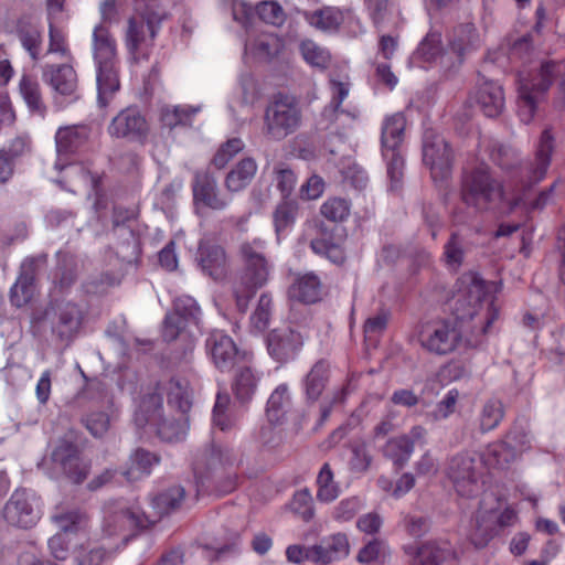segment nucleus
Returning a JSON list of instances; mask_svg holds the SVG:
<instances>
[{
	"instance_id": "423d86ee",
	"label": "nucleus",
	"mask_w": 565,
	"mask_h": 565,
	"mask_svg": "<svg viewBox=\"0 0 565 565\" xmlns=\"http://www.w3.org/2000/svg\"><path fill=\"white\" fill-rule=\"evenodd\" d=\"M193 392L184 377H172L168 385V404L179 411L178 418L168 419L164 416L153 427L158 436L166 441L182 440L189 429L188 413L192 406Z\"/></svg>"
},
{
	"instance_id": "e2e57ef3",
	"label": "nucleus",
	"mask_w": 565,
	"mask_h": 565,
	"mask_svg": "<svg viewBox=\"0 0 565 565\" xmlns=\"http://www.w3.org/2000/svg\"><path fill=\"white\" fill-rule=\"evenodd\" d=\"M341 173L353 188L362 190L366 186L369 178L365 171L355 162H349L347 166L342 164Z\"/></svg>"
},
{
	"instance_id": "052dcab7",
	"label": "nucleus",
	"mask_w": 565,
	"mask_h": 565,
	"mask_svg": "<svg viewBox=\"0 0 565 565\" xmlns=\"http://www.w3.org/2000/svg\"><path fill=\"white\" fill-rule=\"evenodd\" d=\"M135 213L131 210L122 209V207H115L114 209V215H113V223L115 231L119 235H126L128 234L129 239L128 244H132L135 247L137 245V239L134 235V232L130 227L125 226V222L130 221L134 217Z\"/></svg>"
},
{
	"instance_id": "4d7b16f0",
	"label": "nucleus",
	"mask_w": 565,
	"mask_h": 565,
	"mask_svg": "<svg viewBox=\"0 0 565 565\" xmlns=\"http://www.w3.org/2000/svg\"><path fill=\"white\" fill-rule=\"evenodd\" d=\"M290 507L292 512L303 521H310L313 518L312 495L308 489L296 492Z\"/></svg>"
},
{
	"instance_id": "2eb2a0df",
	"label": "nucleus",
	"mask_w": 565,
	"mask_h": 565,
	"mask_svg": "<svg viewBox=\"0 0 565 565\" xmlns=\"http://www.w3.org/2000/svg\"><path fill=\"white\" fill-rule=\"evenodd\" d=\"M42 76L55 93L67 98L70 103L79 99L77 73L70 63L46 64L43 66Z\"/></svg>"
},
{
	"instance_id": "3c124183",
	"label": "nucleus",
	"mask_w": 565,
	"mask_h": 565,
	"mask_svg": "<svg viewBox=\"0 0 565 565\" xmlns=\"http://www.w3.org/2000/svg\"><path fill=\"white\" fill-rule=\"evenodd\" d=\"M458 398L459 391L456 387L449 390L446 396L437 404L436 408L427 413V420L439 422L446 419L455 412Z\"/></svg>"
},
{
	"instance_id": "72a5a7b5",
	"label": "nucleus",
	"mask_w": 565,
	"mask_h": 565,
	"mask_svg": "<svg viewBox=\"0 0 565 565\" xmlns=\"http://www.w3.org/2000/svg\"><path fill=\"white\" fill-rule=\"evenodd\" d=\"M202 110V105H166L160 109V121L163 127L173 129L178 126L191 127L192 119Z\"/></svg>"
},
{
	"instance_id": "aec40b11",
	"label": "nucleus",
	"mask_w": 565,
	"mask_h": 565,
	"mask_svg": "<svg viewBox=\"0 0 565 565\" xmlns=\"http://www.w3.org/2000/svg\"><path fill=\"white\" fill-rule=\"evenodd\" d=\"M46 262V256L25 258L21 264L20 275L10 289V301L17 308L26 305L33 297L34 279L38 268Z\"/></svg>"
},
{
	"instance_id": "4468645a",
	"label": "nucleus",
	"mask_w": 565,
	"mask_h": 565,
	"mask_svg": "<svg viewBox=\"0 0 565 565\" xmlns=\"http://www.w3.org/2000/svg\"><path fill=\"white\" fill-rule=\"evenodd\" d=\"M205 347L214 365L222 372L231 371L247 359L246 353L239 352L233 339L223 331H213Z\"/></svg>"
},
{
	"instance_id": "5701e85b",
	"label": "nucleus",
	"mask_w": 565,
	"mask_h": 565,
	"mask_svg": "<svg viewBox=\"0 0 565 565\" xmlns=\"http://www.w3.org/2000/svg\"><path fill=\"white\" fill-rule=\"evenodd\" d=\"M199 266L204 275L214 280L223 279L227 274V257L222 246L201 242L196 256Z\"/></svg>"
},
{
	"instance_id": "a19ab883",
	"label": "nucleus",
	"mask_w": 565,
	"mask_h": 565,
	"mask_svg": "<svg viewBox=\"0 0 565 565\" xmlns=\"http://www.w3.org/2000/svg\"><path fill=\"white\" fill-rule=\"evenodd\" d=\"M382 154L387 160L390 190L397 191L403 179L404 159L397 150V143H383Z\"/></svg>"
},
{
	"instance_id": "bf43d9fd",
	"label": "nucleus",
	"mask_w": 565,
	"mask_h": 565,
	"mask_svg": "<svg viewBox=\"0 0 565 565\" xmlns=\"http://www.w3.org/2000/svg\"><path fill=\"white\" fill-rule=\"evenodd\" d=\"M239 103L242 105H253L259 97L257 82L249 73L242 74L239 77Z\"/></svg>"
},
{
	"instance_id": "ddd939ff",
	"label": "nucleus",
	"mask_w": 565,
	"mask_h": 565,
	"mask_svg": "<svg viewBox=\"0 0 565 565\" xmlns=\"http://www.w3.org/2000/svg\"><path fill=\"white\" fill-rule=\"evenodd\" d=\"M52 520L60 531L49 540L47 545L51 554L63 561L68 555L70 536L85 530L86 515L78 511H68L52 515Z\"/></svg>"
},
{
	"instance_id": "a878e982",
	"label": "nucleus",
	"mask_w": 565,
	"mask_h": 565,
	"mask_svg": "<svg viewBox=\"0 0 565 565\" xmlns=\"http://www.w3.org/2000/svg\"><path fill=\"white\" fill-rule=\"evenodd\" d=\"M516 458L515 450L512 448V443L505 438V440L492 444L488 447L487 452L479 456L477 459H471V465H467L466 461L461 460V466L465 465V469L468 472L473 473L483 463L488 466L503 468L509 462Z\"/></svg>"
},
{
	"instance_id": "603ef678",
	"label": "nucleus",
	"mask_w": 565,
	"mask_h": 565,
	"mask_svg": "<svg viewBox=\"0 0 565 565\" xmlns=\"http://www.w3.org/2000/svg\"><path fill=\"white\" fill-rule=\"evenodd\" d=\"M56 21H49V47L47 54H58L62 57L72 58L65 40L64 32L56 26Z\"/></svg>"
},
{
	"instance_id": "f3484780",
	"label": "nucleus",
	"mask_w": 565,
	"mask_h": 565,
	"mask_svg": "<svg viewBox=\"0 0 565 565\" xmlns=\"http://www.w3.org/2000/svg\"><path fill=\"white\" fill-rule=\"evenodd\" d=\"M303 345V335L291 328L276 329L267 335L269 355L279 363L294 360Z\"/></svg>"
},
{
	"instance_id": "13d9d810",
	"label": "nucleus",
	"mask_w": 565,
	"mask_h": 565,
	"mask_svg": "<svg viewBox=\"0 0 565 565\" xmlns=\"http://www.w3.org/2000/svg\"><path fill=\"white\" fill-rule=\"evenodd\" d=\"M110 418L111 415L107 412H92L84 419V424L93 436L102 437L109 428Z\"/></svg>"
},
{
	"instance_id": "9b49d317",
	"label": "nucleus",
	"mask_w": 565,
	"mask_h": 565,
	"mask_svg": "<svg viewBox=\"0 0 565 565\" xmlns=\"http://www.w3.org/2000/svg\"><path fill=\"white\" fill-rule=\"evenodd\" d=\"M49 462L53 465L52 477L62 473L74 483H82L89 471V465L81 459L77 446L67 439H60L41 466Z\"/></svg>"
},
{
	"instance_id": "f704fd0d",
	"label": "nucleus",
	"mask_w": 565,
	"mask_h": 565,
	"mask_svg": "<svg viewBox=\"0 0 565 565\" xmlns=\"http://www.w3.org/2000/svg\"><path fill=\"white\" fill-rule=\"evenodd\" d=\"M17 36L22 47L33 61H38L42 50V31L39 24L28 19H21L17 24Z\"/></svg>"
},
{
	"instance_id": "2f4dec72",
	"label": "nucleus",
	"mask_w": 565,
	"mask_h": 565,
	"mask_svg": "<svg viewBox=\"0 0 565 565\" xmlns=\"http://www.w3.org/2000/svg\"><path fill=\"white\" fill-rule=\"evenodd\" d=\"M256 172V161L244 158L226 174L224 185L228 192L238 193L250 184Z\"/></svg>"
},
{
	"instance_id": "20e7f679",
	"label": "nucleus",
	"mask_w": 565,
	"mask_h": 565,
	"mask_svg": "<svg viewBox=\"0 0 565 565\" xmlns=\"http://www.w3.org/2000/svg\"><path fill=\"white\" fill-rule=\"evenodd\" d=\"M265 241L254 238L239 245V255L244 263V274L234 282L233 296L238 311L247 310L255 291L263 287L271 273V265L264 255Z\"/></svg>"
},
{
	"instance_id": "774afa93",
	"label": "nucleus",
	"mask_w": 565,
	"mask_h": 565,
	"mask_svg": "<svg viewBox=\"0 0 565 565\" xmlns=\"http://www.w3.org/2000/svg\"><path fill=\"white\" fill-rule=\"evenodd\" d=\"M438 42L439 40L436 35H427L418 45L415 56L424 62L435 61L440 53Z\"/></svg>"
},
{
	"instance_id": "6e6552de",
	"label": "nucleus",
	"mask_w": 565,
	"mask_h": 565,
	"mask_svg": "<svg viewBox=\"0 0 565 565\" xmlns=\"http://www.w3.org/2000/svg\"><path fill=\"white\" fill-rule=\"evenodd\" d=\"M301 121L297 99L286 94H277L268 104L264 115V131L273 139H284L294 134Z\"/></svg>"
},
{
	"instance_id": "49530a36",
	"label": "nucleus",
	"mask_w": 565,
	"mask_h": 565,
	"mask_svg": "<svg viewBox=\"0 0 565 565\" xmlns=\"http://www.w3.org/2000/svg\"><path fill=\"white\" fill-rule=\"evenodd\" d=\"M299 50L303 60L312 67L324 70L331 62L330 52L312 40L301 41Z\"/></svg>"
},
{
	"instance_id": "473e14b6",
	"label": "nucleus",
	"mask_w": 565,
	"mask_h": 565,
	"mask_svg": "<svg viewBox=\"0 0 565 565\" xmlns=\"http://www.w3.org/2000/svg\"><path fill=\"white\" fill-rule=\"evenodd\" d=\"M185 498V489L182 486H172L151 500V507L153 514H150L156 521L161 519L163 515L170 514L177 511Z\"/></svg>"
},
{
	"instance_id": "39448f33",
	"label": "nucleus",
	"mask_w": 565,
	"mask_h": 565,
	"mask_svg": "<svg viewBox=\"0 0 565 565\" xmlns=\"http://www.w3.org/2000/svg\"><path fill=\"white\" fill-rule=\"evenodd\" d=\"M132 2L134 14L127 21L125 44L134 58H137L143 49L152 46L169 13L163 0H132Z\"/></svg>"
},
{
	"instance_id": "c03bdc74",
	"label": "nucleus",
	"mask_w": 565,
	"mask_h": 565,
	"mask_svg": "<svg viewBox=\"0 0 565 565\" xmlns=\"http://www.w3.org/2000/svg\"><path fill=\"white\" fill-rule=\"evenodd\" d=\"M172 315L177 316L178 320L189 326L199 328L201 322V309L196 301L190 296H180L174 300Z\"/></svg>"
},
{
	"instance_id": "0e129e2a",
	"label": "nucleus",
	"mask_w": 565,
	"mask_h": 565,
	"mask_svg": "<svg viewBox=\"0 0 565 565\" xmlns=\"http://www.w3.org/2000/svg\"><path fill=\"white\" fill-rule=\"evenodd\" d=\"M206 468L210 470L222 467L231 461V454L218 445H211L203 455Z\"/></svg>"
},
{
	"instance_id": "393cba45",
	"label": "nucleus",
	"mask_w": 565,
	"mask_h": 565,
	"mask_svg": "<svg viewBox=\"0 0 565 565\" xmlns=\"http://www.w3.org/2000/svg\"><path fill=\"white\" fill-rule=\"evenodd\" d=\"M459 341V329L457 319L444 321L437 326L433 333L422 339L423 345L437 354H447L451 352Z\"/></svg>"
},
{
	"instance_id": "f8f14e48",
	"label": "nucleus",
	"mask_w": 565,
	"mask_h": 565,
	"mask_svg": "<svg viewBox=\"0 0 565 565\" xmlns=\"http://www.w3.org/2000/svg\"><path fill=\"white\" fill-rule=\"evenodd\" d=\"M41 518V500L32 490H15L4 507L8 523L28 529Z\"/></svg>"
},
{
	"instance_id": "f257e3e1",
	"label": "nucleus",
	"mask_w": 565,
	"mask_h": 565,
	"mask_svg": "<svg viewBox=\"0 0 565 565\" xmlns=\"http://www.w3.org/2000/svg\"><path fill=\"white\" fill-rule=\"evenodd\" d=\"M461 285H465V290L461 289V342L468 348H477L499 316L492 295L500 290V286L476 273L465 274Z\"/></svg>"
},
{
	"instance_id": "4c0bfd02",
	"label": "nucleus",
	"mask_w": 565,
	"mask_h": 565,
	"mask_svg": "<svg viewBox=\"0 0 565 565\" xmlns=\"http://www.w3.org/2000/svg\"><path fill=\"white\" fill-rule=\"evenodd\" d=\"M303 18L311 26L323 32L337 31L344 20L341 10L334 7L306 11Z\"/></svg>"
},
{
	"instance_id": "864d4df0",
	"label": "nucleus",
	"mask_w": 565,
	"mask_h": 565,
	"mask_svg": "<svg viewBox=\"0 0 565 565\" xmlns=\"http://www.w3.org/2000/svg\"><path fill=\"white\" fill-rule=\"evenodd\" d=\"M406 119L402 114H394L384 119L382 125V140L405 138Z\"/></svg>"
},
{
	"instance_id": "79ce46f5",
	"label": "nucleus",
	"mask_w": 565,
	"mask_h": 565,
	"mask_svg": "<svg viewBox=\"0 0 565 565\" xmlns=\"http://www.w3.org/2000/svg\"><path fill=\"white\" fill-rule=\"evenodd\" d=\"M98 136V125L74 124L60 127L55 134V141H85L97 139Z\"/></svg>"
},
{
	"instance_id": "c9c22d12",
	"label": "nucleus",
	"mask_w": 565,
	"mask_h": 565,
	"mask_svg": "<svg viewBox=\"0 0 565 565\" xmlns=\"http://www.w3.org/2000/svg\"><path fill=\"white\" fill-rule=\"evenodd\" d=\"M321 282L315 274L299 276L288 289L291 300L303 303H313L320 297Z\"/></svg>"
},
{
	"instance_id": "4be33fe9",
	"label": "nucleus",
	"mask_w": 565,
	"mask_h": 565,
	"mask_svg": "<svg viewBox=\"0 0 565 565\" xmlns=\"http://www.w3.org/2000/svg\"><path fill=\"white\" fill-rule=\"evenodd\" d=\"M369 19L376 32L397 28L399 19L398 0H363Z\"/></svg>"
},
{
	"instance_id": "c85d7f7f",
	"label": "nucleus",
	"mask_w": 565,
	"mask_h": 565,
	"mask_svg": "<svg viewBox=\"0 0 565 565\" xmlns=\"http://www.w3.org/2000/svg\"><path fill=\"white\" fill-rule=\"evenodd\" d=\"M157 463H159V457L156 454L138 448L130 455L121 475L129 482L138 481L149 476Z\"/></svg>"
},
{
	"instance_id": "8fccbe9b",
	"label": "nucleus",
	"mask_w": 565,
	"mask_h": 565,
	"mask_svg": "<svg viewBox=\"0 0 565 565\" xmlns=\"http://www.w3.org/2000/svg\"><path fill=\"white\" fill-rule=\"evenodd\" d=\"M298 215V204L295 201H284L277 205L274 212V224L276 233L279 235L286 228L290 227Z\"/></svg>"
},
{
	"instance_id": "7c9ffc66",
	"label": "nucleus",
	"mask_w": 565,
	"mask_h": 565,
	"mask_svg": "<svg viewBox=\"0 0 565 565\" xmlns=\"http://www.w3.org/2000/svg\"><path fill=\"white\" fill-rule=\"evenodd\" d=\"M330 375V366L324 360L316 362L302 380L307 401L316 402L324 391Z\"/></svg>"
},
{
	"instance_id": "09e8293b",
	"label": "nucleus",
	"mask_w": 565,
	"mask_h": 565,
	"mask_svg": "<svg viewBox=\"0 0 565 565\" xmlns=\"http://www.w3.org/2000/svg\"><path fill=\"white\" fill-rule=\"evenodd\" d=\"M351 204L343 198H330L320 207V213L331 222H343L350 215Z\"/></svg>"
},
{
	"instance_id": "6ab92c4d",
	"label": "nucleus",
	"mask_w": 565,
	"mask_h": 565,
	"mask_svg": "<svg viewBox=\"0 0 565 565\" xmlns=\"http://www.w3.org/2000/svg\"><path fill=\"white\" fill-rule=\"evenodd\" d=\"M108 130L114 138L132 140L145 138L149 126L146 118L136 107H128L111 120Z\"/></svg>"
},
{
	"instance_id": "338daca9",
	"label": "nucleus",
	"mask_w": 565,
	"mask_h": 565,
	"mask_svg": "<svg viewBox=\"0 0 565 565\" xmlns=\"http://www.w3.org/2000/svg\"><path fill=\"white\" fill-rule=\"evenodd\" d=\"M76 145L77 143H56V169L62 170L78 160L79 156Z\"/></svg>"
},
{
	"instance_id": "ea45409f",
	"label": "nucleus",
	"mask_w": 565,
	"mask_h": 565,
	"mask_svg": "<svg viewBox=\"0 0 565 565\" xmlns=\"http://www.w3.org/2000/svg\"><path fill=\"white\" fill-rule=\"evenodd\" d=\"M382 452L397 469L403 468L413 454L412 441L406 435L392 438L384 445Z\"/></svg>"
},
{
	"instance_id": "6e6d98bb",
	"label": "nucleus",
	"mask_w": 565,
	"mask_h": 565,
	"mask_svg": "<svg viewBox=\"0 0 565 565\" xmlns=\"http://www.w3.org/2000/svg\"><path fill=\"white\" fill-rule=\"evenodd\" d=\"M256 14L265 23L281 25L285 21L282 8L275 1H264L256 8Z\"/></svg>"
},
{
	"instance_id": "dca6fc26",
	"label": "nucleus",
	"mask_w": 565,
	"mask_h": 565,
	"mask_svg": "<svg viewBox=\"0 0 565 565\" xmlns=\"http://www.w3.org/2000/svg\"><path fill=\"white\" fill-rule=\"evenodd\" d=\"M192 190L196 211L202 206L222 211L231 203L227 196L220 193L216 179L209 172H195Z\"/></svg>"
},
{
	"instance_id": "680f3d73",
	"label": "nucleus",
	"mask_w": 565,
	"mask_h": 565,
	"mask_svg": "<svg viewBox=\"0 0 565 565\" xmlns=\"http://www.w3.org/2000/svg\"><path fill=\"white\" fill-rule=\"evenodd\" d=\"M271 298L266 294L262 295L257 308L252 316V322L256 329L263 330L268 326L271 316Z\"/></svg>"
},
{
	"instance_id": "b1692460",
	"label": "nucleus",
	"mask_w": 565,
	"mask_h": 565,
	"mask_svg": "<svg viewBox=\"0 0 565 565\" xmlns=\"http://www.w3.org/2000/svg\"><path fill=\"white\" fill-rule=\"evenodd\" d=\"M476 102L487 117H497L504 108V94L502 87L492 81L482 82L468 98V103Z\"/></svg>"
},
{
	"instance_id": "bb28decb",
	"label": "nucleus",
	"mask_w": 565,
	"mask_h": 565,
	"mask_svg": "<svg viewBox=\"0 0 565 565\" xmlns=\"http://www.w3.org/2000/svg\"><path fill=\"white\" fill-rule=\"evenodd\" d=\"M312 563L327 565L349 554V542L345 534L337 533L322 539L313 545Z\"/></svg>"
},
{
	"instance_id": "f03ea898",
	"label": "nucleus",
	"mask_w": 565,
	"mask_h": 565,
	"mask_svg": "<svg viewBox=\"0 0 565 565\" xmlns=\"http://www.w3.org/2000/svg\"><path fill=\"white\" fill-rule=\"evenodd\" d=\"M552 148L542 146L535 157V162L527 170L526 180H522L521 189L509 198L503 190L502 184L492 179L486 171H478L472 178V192L489 203L507 201L509 211L519 206L523 200V193L529 191L534 184L542 181L551 163Z\"/></svg>"
},
{
	"instance_id": "0eeeda50",
	"label": "nucleus",
	"mask_w": 565,
	"mask_h": 565,
	"mask_svg": "<svg viewBox=\"0 0 565 565\" xmlns=\"http://www.w3.org/2000/svg\"><path fill=\"white\" fill-rule=\"evenodd\" d=\"M558 65L544 62L532 72L519 74L518 115L521 121L527 124L534 116L536 105L551 87L558 75Z\"/></svg>"
},
{
	"instance_id": "69168bd1",
	"label": "nucleus",
	"mask_w": 565,
	"mask_h": 565,
	"mask_svg": "<svg viewBox=\"0 0 565 565\" xmlns=\"http://www.w3.org/2000/svg\"><path fill=\"white\" fill-rule=\"evenodd\" d=\"M371 462L372 456L365 445H356L352 447V457L349 461L350 469L352 471L364 472L369 469Z\"/></svg>"
},
{
	"instance_id": "9d476101",
	"label": "nucleus",
	"mask_w": 565,
	"mask_h": 565,
	"mask_svg": "<svg viewBox=\"0 0 565 565\" xmlns=\"http://www.w3.org/2000/svg\"><path fill=\"white\" fill-rule=\"evenodd\" d=\"M43 319L49 323L52 335L60 342L68 344L78 334L84 312L73 301L54 299L44 310Z\"/></svg>"
},
{
	"instance_id": "c756f323",
	"label": "nucleus",
	"mask_w": 565,
	"mask_h": 565,
	"mask_svg": "<svg viewBox=\"0 0 565 565\" xmlns=\"http://www.w3.org/2000/svg\"><path fill=\"white\" fill-rule=\"evenodd\" d=\"M233 379L232 388L241 403L250 401L256 392L259 377L250 366L248 359L237 364Z\"/></svg>"
},
{
	"instance_id": "1a4fd4ad",
	"label": "nucleus",
	"mask_w": 565,
	"mask_h": 565,
	"mask_svg": "<svg viewBox=\"0 0 565 565\" xmlns=\"http://www.w3.org/2000/svg\"><path fill=\"white\" fill-rule=\"evenodd\" d=\"M153 523L156 520L146 514L137 503L116 501L105 511L103 530L108 536L120 535L124 541H128L135 532Z\"/></svg>"
},
{
	"instance_id": "e433bc0d",
	"label": "nucleus",
	"mask_w": 565,
	"mask_h": 565,
	"mask_svg": "<svg viewBox=\"0 0 565 565\" xmlns=\"http://www.w3.org/2000/svg\"><path fill=\"white\" fill-rule=\"evenodd\" d=\"M162 416V397L157 393H150L140 399L134 419L138 427L154 426Z\"/></svg>"
},
{
	"instance_id": "cd10ccee",
	"label": "nucleus",
	"mask_w": 565,
	"mask_h": 565,
	"mask_svg": "<svg viewBox=\"0 0 565 565\" xmlns=\"http://www.w3.org/2000/svg\"><path fill=\"white\" fill-rule=\"evenodd\" d=\"M18 89L30 114L44 118L47 113V106L38 78L31 74L23 73L19 79Z\"/></svg>"
},
{
	"instance_id": "7ed1b4c3",
	"label": "nucleus",
	"mask_w": 565,
	"mask_h": 565,
	"mask_svg": "<svg viewBox=\"0 0 565 565\" xmlns=\"http://www.w3.org/2000/svg\"><path fill=\"white\" fill-rule=\"evenodd\" d=\"M92 46L96 65L98 103L105 107L120 87L117 43L107 25L98 24L94 28Z\"/></svg>"
},
{
	"instance_id": "a18cd8bd",
	"label": "nucleus",
	"mask_w": 565,
	"mask_h": 565,
	"mask_svg": "<svg viewBox=\"0 0 565 565\" xmlns=\"http://www.w3.org/2000/svg\"><path fill=\"white\" fill-rule=\"evenodd\" d=\"M317 499L323 503H330L340 495V487L334 481L333 472L328 463H324L317 477Z\"/></svg>"
},
{
	"instance_id": "37998d69",
	"label": "nucleus",
	"mask_w": 565,
	"mask_h": 565,
	"mask_svg": "<svg viewBox=\"0 0 565 565\" xmlns=\"http://www.w3.org/2000/svg\"><path fill=\"white\" fill-rule=\"evenodd\" d=\"M77 263L71 254L57 253V273L55 285L62 290L68 289L76 280Z\"/></svg>"
},
{
	"instance_id": "412c9836",
	"label": "nucleus",
	"mask_w": 565,
	"mask_h": 565,
	"mask_svg": "<svg viewBox=\"0 0 565 565\" xmlns=\"http://www.w3.org/2000/svg\"><path fill=\"white\" fill-rule=\"evenodd\" d=\"M412 557L409 565H441L454 555V550L447 541H427L422 544H409L404 547Z\"/></svg>"
},
{
	"instance_id": "a211bd4d",
	"label": "nucleus",
	"mask_w": 565,
	"mask_h": 565,
	"mask_svg": "<svg viewBox=\"0 0 565 565\" xmlns=\"http://www.w3.org/2000/svg\"><path fill=\"white\" fill-rule=\"evenodd\" d=\"M423 159L430 167L434 181L439 188L447 189L451 175L454 153L448 143H425Z\"/></svg>"
},
{
	"instance_id": "58836bf2",
	"label": "nucleus",
	"mask_w": 565,
	"mask_h": 565,
	"mask_svg": "<svg viewBox=\"0 0 565 565\" xmlns=\"http://www.w3.org/2000/svg\"><path fill=\"white\" fill-rule=\"evenodd\" d=\"M290 395L286 384H280L271 393L267 402L266 416L268 422L280 424L290 408Z\"/></svg>"
},
{
	"instance_id": "de8ad7c7",
	"label": "nucleus",
	"mask_w": 565,
	"mask_h": 565,
	"mask_svg": "<svg viewBox=\"0 0 565 565\" xmlns=\"http://www.w3.org/2000/svg\"><path fill=\"white\" fill-rule=\"evenodd\" d=\"M503 417L504 406L502 402L498 398L488 399L480 411V430L482 433H487L494 429L501 423Z\"/></svg>"
},
{
	"instance_id": "5fc2aeb1",
	"label": "nucleus",
	"mask_w": 565,
	"mask_h": 565,
	"mask_svg": "<svg viewBox=\"0 0 565 565\" xmlns=\"http://www.w3.org/2000/svg\"><path fill=\"white\" fill-rule=\"evenodd\" d=\"M361 508L362 500L359 497L345 498L334 507L332 518L339 522L350 521Z\"/></svg>"
}]
</instances>
